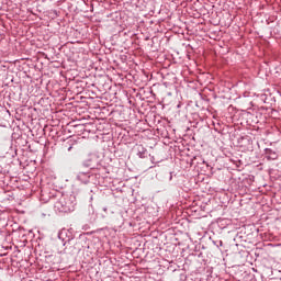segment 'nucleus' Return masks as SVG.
Instances as JSON below:
<instances>
[{
    "mask_svg": "<svg viewBox=\"0 0 281 281\" xmlns=\"http://www.w3.org/2000/svg\"><path fill=\"white\" fill-rule=\"evenodd\" d=\"M58 238L61 240L63 247H65L64 250L59 251V254H69L70 256H74V254H78V251H80V243L74 238H67V232H59Z\"/></svg>",
    "mask_w": 281,
    "mask_h": 281,
    "instance_id": "nucleus-1",
    "label": "nucleus"
},
{
    "mask_svg": "<svg viewBox=\"0 0 281 281\" xmlns=\"http://www.w3.org/2000/svg\"><path fill=\"white\" fill-rule=\"evenodd\" d=\"M82 166L90 170H98L100 168V157L95 154H91L86 160H83Z\"/></svg>",
    "mask_w": 281,
    "mask_h": 281,
    "instance_id": "nucleus-2",
    "label": "nucleus"
},
{
    "mask_svg": "<svg viewBox=\"0 0 281 281\" xmlns=\"http://www.w3.org/2000/svg\"><path fill=\"white\" fill-rule=\"evenodd\" d=\"M55 207H57L59 212H71V210H74V203L67 202V198H60L59 201L55 203Z\"/></svg>",
    "mask_w": 281,
    "mask_h": 281,
    "instance_id": "nucleus-3",
    "label": "nucleus"
},
{
    "mask_svg": "<svg viewBox=\"0 0 281 281\" xmlns=\"http://www.w3.org/2000/svg\"><path fill=\"white\" fill-rule=\"evenodd\" d=\"M77 181L85 183L87 186L91 181V173L90 172H79L77 175Z\"/></svg>",
    "mask_w": 281,
    "mask_h": 281,
    "instance_id": "nucleus-4",
    "label": "nucleus"
},
{
    "mask_svg": "<svg viewBox=\"0 0 281 281\" xmlns=\"http://www.w3.org/2000/svg\"><path fill=\"white\" fill-rule=\"evenodd\" d=\"M137 155L140 159L146 158V155H148V150H146V148H144V146L139 145L137 147Z\"/></svg>",
    "mask_w": 281,
    "mask_h": 281,
    "instance_id": "nucleus-5",
    "label": "nucleus"
},
{
    "mask_svg": "<svg viewBox=\"0 0 281 281\" xmlns=\"http://www.w3.org/2000/svg\"><path fill=\"white\" fill-rule=\"evenodd\" d=\"M267 159L276 160L278 159V154L273 149H266Z\"/></svg>",
    "mask_w": 281,
    "mask_h": 281,
    "instance_id": "nucleus-6",
    "label": "nucleus"
},
{
    "mask_svg": "<svg viewBox=\"0 0 281 281\" xmlns=\"http://www.w3.org/2000/svg\"><path fill=\"white\" fill-rule=\"evenodd\" d=\"M220 245H223V241H220Z\"/></svg>",
    "mask_w": 281,
    "mask_h": 281,
    "instance_id": "nucleus-7",
    "label": "nucleus"
}]
</instances>
